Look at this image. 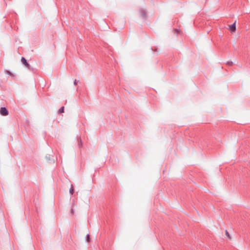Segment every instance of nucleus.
<instances>
[{"mask_svg": "<svg viewBox=\"0 0 250 250\" xmlns=\"http://www.w3.org/2000/svg\"><path fill=\"white\" fill-rule=\"evenodd\" d=\"M0 113L3 116H6L8 114V112L5 107H1L0 108Z\"/></svg>", "mask_w": 250, "mask_h": 250, "instance_id": "obj_1", "label": "nucleus"}, {"mask_svg": "<svg viewBox=\"0 0 250 250\" xmlns=\"http://www.w3.org/2000/svg\"><path fill=\"white\" fill-rule=\"evenodd\" d=\"M236 21L233 24L229 25V29L231 32H235L236 30Z\"/></svg>", "mask_w": 250, "mask_h": 250, "instance_id": "obj_2", "label": "nucleus"}, {"mask_svg": "<svg viewBox=\"0 0 250 250\" xmlns=\"http://www.w3.org/2000/svg\"><path fill=\"white\" fill-rule=\"evenodd\" d=\"M21 62L26 66H27V67L28 66L29 64L27 62L26 60L24 58L22 57L21 58Z\"/></svg>", "mask_w": 250, "mask_h": 250, "instance_id": "obj_3", "label": "nucleus"}, {"mask_svg": "<svg viewBox=\"0 0 250 250\" xmlns=\"http://www.w3.org/2000/svg\"><path fill=\"white\" fill-rule=\"evenodd\" d=\"M140 13H141V16L143 18H146V12L144 10L141 11Z\"/></svg>", "mask_w": 250, "mask_h": 250, "instance_id": "obj_4", "label": "nucleus"}, {"mask_svg": "<svg viewBox=\"0 0 250 250\" xmlns=\"http://www.w3.org/2000/svg\"><path fill=\"white\" fill-rule=\"evenodd\" d=\"M69 192L71 194H72L74 193V188H73L72 185H71V188L69 190Z\"/></svg>", "mask_w": 250, "mask_h": 250, "instance_id": "obj_5", "label": "nucleus"}, {"mask_svg": "<svg viewBox=\"0 0 250 250\" xmlns=\"http://www.w3.org/2000/svg\"><path fill=\"white\" fill-rule=\"evenodd\" d=\"M226 235L229 239H231V236L227 230H226Z\"/></svg>", "mask_w": 250, "mask_h": 250, "instance_id": "obj_6", "label": "nucleus"}, {"mask_svg": "<svg viewBox=\"0 0 250 250\" xmlns=\"http://www.w3.org/2000/svg\"><path fill=\"white\" fill-rule=\"evenodd\" d=\"M64 112V107H62L59 110V113H63Z\"/></svg>", "mask_w": 250, "mask_h": 250, "instance_id": "obj_7", "label": "nucleus"}, {"mask_svg": "<svg viewBox=\"0 0 250 250\" xmlns=\"http://www.w3.org/2000/svg\"><path fill=\"white\" fill-rule=\"evenodd\" d=\"M74 209H73V208H71V214H74Z\"/></svg>", "mask_w": 250, "mask_h": 250, "instance_id": "obj_8", "label": "nucleus"}, {"mask_svg": "<svg viewBox=\"0 0 250 250\" xmlns=\"http://www.w3.org/2000/svg\"><path fill=\"white\" fill-rule=\"evenodd\" d=\"M89 235H88V236H87V239H88V241H89Z\"/></svg>", "mask_w": 250, "mask_h": 250, "instance_id": "obj_9", "label": "nucleus"}, {"mask_svg": "<svg viewBox=\"0 0 250 250\" xmlns=\"http://www.w3.org/2000/svg\"><path fill=\"white\" fill-rule=\"evenodd\" d=\"M74 84H77V83H76V81L75 80V82H74Z\"/></svg>", "mask_w": 250, "mask_h": 250, "instance_id": "obj_10", "label": "nucleus"}]
</instances>
